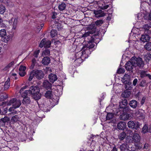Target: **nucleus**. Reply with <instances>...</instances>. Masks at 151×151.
<instances>
[{
  "label": "nucleus",
  "instance_id": "nucleus-1",
  "mask_svg": "<svg viewBox=\"0 0 151 151\" xmlns=\"http://www.w3.org/2000/svg\"><path fill=\"white\" fill-rule=\"evenodd\" d=\"M32 95L35 100H38L41 98V95L39 94L40 88L38 86H33L30 88Z\"/></svg>",
  "mask_w": 151,
  "mask_h": 151
},
{
  "label": "nucleus",
  "instance_id": "nucleus-2",
  "mask_svg": "<svg viewBox=\"0 0 151 151\" xmlns=\"http://www.w3.org/2000/svg\"><path fill=\"white\" fill-rule=\"evenodd\" d=\"M21 101L19 100H17L15 98H13L7 104L8 105L12 104L13 108L16 109L19 107L21 105Z\"/></svg>",
  "mask_w": 151,
  "mask_h": 151
},
{
  "label": "nucleus",
  "instance_id": "nucleus-3",
  "mask_svg": "<svg viewBox=\"0 0 151 151\" xmlns=\"http://www.w3.org/2000/svg\"><path fill=\"white\" fill-rule=\"evenodd\" d=\"M82 52L80 53H82L81 56V58L83 57L85 58H87L91 53V52L89 49L86 47H83L82 49Z\"/></svg>",
  "mask_w": 151,
  "mask_h": 151
},
{
  "label": "nucleus",
  "instance_id": "nucleus-4",
  "mask_svg": "<svg viewBox=\"0 0 151 151\" xmlns=\"http://www.w3.org/2000/svg\"><path fill=\"white\" fill-rule=\"evenodd\" d=\"M51 42L50 40H47L46 39H43L40 42L39 45V46L42 48L43 46L45 48H49L50 47Z\"/></svg>",
  "mask_w": 151,
  "mask_h": 151
},
{
  "label": "nucleus",
  "instance_id": "nucleus-5",
  "mask_svg": "<svg viewBox=\"0 0 151 151\" xmlns=\"http://www.w3.org/2000/svg\"><path fill=\"white\" fill-rule=\"evenodd\" d=\"M35 73V77L38 79H42L44 76V72L40 70H34Z\"/></svg>",
  "mask_w": 151,
  "mask_h": 151
},
{
  "label": "nucleus",
  "instance_id": "nucleus-6",
  "mask_svg": "<svg viewBox=\"0 0 151 151\" xmlns=\"http://www.w3.org/2000/svg\"><path fill=\"white\" fill-rule=\"evenodd\" d=\"M133 60L135 62V67L138 66L140 68H142L143 67L144 63L141 58H136L135 60Z\"/></svg>",
  "mask_w": 151,
  "mask_h": 151
},
{
  "label": "nucleus",
  "instance_id": "nucleus-7",
  "mask_svg": "<svg viewBox=\"0 0 151 151\" xmlns=\"http://www.w3.org/2000/svg\"><path fill=\"white\" fill-rule=\"evenodd\" d=\"M130 61H128L125 64V68L126 69L129 71L133 69L134 67H135V64L134 61L132 58Z\"/></svg>",
  "mask_w": 151,
  "mask_h": 151
},
{
  "label": "nucleus",
  "instance_id": "nucleus-8",
  "mask_svg": "<svg viewBox=\"0 0 151 151\" xmlns=\"http://www.w3.org/2000/svg\"><path fill=\"white\" fill-rule=\"evenodd\" d=\"M127 125L129 128L137 129L139 127V124L138 122L135 123L133 121H130L128 122Z\"/></svg>",
  "mask_w": 151,
  "mask_h": 151
},
{
  "label": "nucleus",
  "instance_id": "nucleus-9",
  "mask_svg": "<svg viewBox=\"0 0 151 151\" xmlns=\"http://www.w3.org/2000/svg\"><path fill=\"white\" fill-rule=\"evenodd\" d=\"M94 14L96 17L99 18L104 16L106 13L104 12L102 10H95L93 12Z\"/></svg>",
  "mask_w": 151,
  "mask_h": 151
},
{
  "label": "nucleus",
  "instance_id": "nucleus-10",
  "mask_svg": "<svg viewBox=\"0 0 151 151\" xmlns=\"http://www.w3.org/2000/svg\"><path fill=\"white\" fill-rule=\"evenodd\" d=\"M9 22L10 24L12 25V29L15 30L18 23L17 19L16 18H12L9 21Z\"/></svg>",
  "mask_w": 151,
  "mask_h": 151
},
{
  "label": "nucleus",
  "instance_id": "nucleus-11",
  "mask_svg": "<svg viewBox=\"0 0 151 151\" xmlns=\"http://www.w3.org/2000/svg\"><path fill=\"white\" fill-rule=\"evenodd\" d=\"M26 69L25 66L23 65H21L19 69V75L22 77H23L26 74L25 70Z\"/></svg>",
  "mask_w": 151,
  "mask_h": 151
},
{
  "label": "nucleus",
  "instance_id": "nucleus-12",
  "mask_svg": "<svg viewBox=\"0 0 151 151\" xmlns=\"http://www.w3.org/2000/svg\"><path fill=\"white\" fill-rule=\"evenodd\" d=\"M43 86L47 90H51L52 84L47 81H45L43 82Z\"/></svg>",
  "mask_w": 151,
  "mask_h": 151
},
{
  "label": "nucleus",
  "instance_id": "nucleus-13",
  "mask_svg": "<svg viewBox=\"0 0 151 151\" xmlns=\"http://www.w3.org/2000/svg\"><path fill=\"white\" fill-rule=\"evenodd\" d=\"M119 148L120 151H128L129 150V147L126 143H123L120 145Z\"/></svg>",
  "mask_w": 151,
  "mask_h": 151
},
{
  "label": "nucleus",
  "instance_id": "nucleus-14",
  "mask_svg": "<svg viewBox=\"0 0 151 151\" xmlns=\"http://www.w3.org/2000/svg\"><path fill=\"white\" fill-rule=\"evenodd\" d=\"M129 115L125 112H124L120 116L119 118L121 120H126L130 118Z\"/></svg>",
  "mask_w": 151,
  "mask_h": 151
},
{
  "label": "nucleus",
  "instance_id": "nucleus-15",
  "mask_svg": "<svg viewBox=\"0 0 151 151\" xmlns=\"http://www.w3.org/2000/svg\"><path fill=\"white\" fill-rule=\"evenodd\" d=\"M48 78L49 81L52 83H53L58 78L56 75L52 73L50 74Z\"/></svg>",
  "mask_w": 151,
  "mask_h": 151
},
{
  "label": "nucleus",
  "instance_id": "nucleus-16",
  "mask_svg": "<svg viewBox=\"0 0 151 151\" xmlns=\"http://www.w3.org/2000/svg\"><path fill=\"white\" fill-rule=\"evenodd\" d=\"M150 39V37L148 35H142L141 36L140 40L143 42H145L149 41Z\"/></svg>",
  "mask_w": 151,
  "mask_h": 151
},
{
  "label": "nucleus",
  "instance_id": "nucleus-17",
  "mask_svg": "<svg viewBox=\"0 0 151 151\" xmlns=\"http://www.w3.org/2000/svg\"><path fill=\"white\" fill-rule=\"evenodd\" d=\"M9 118L7 116H5L4 118H2L0 120L1 121V124L2 126H4L6 123H8L9 121Z\"/></svg>",
  "mask_w": 151,
  "mask_h": 151
},
{
  "label": "nucleus",
  "instance_id": "nucleus-18",
  "mask_svg": "<svg viewBox=\"0 0 151 151\" xmlns=\"http://www.w3.org/2000/svg\"><path fill=\"white\" fill-rule=\"evenodd\" d=\"M126 126L125 123L123 122H120L117 124V128L120 130L124 129L125 128Z\"/></svg>",
  "mask_w": 151,
  "mask_h": 151
},
{
  "label": "nucleus",
  "instance_id": "nucleus-19",
  "mask_svg": "<svg viewBox=\"0 0 151 151\" xmlns=\"http://www.w3.org/2000/svg\"><path fill=\"white\" fill-rule=\"evenodd\" d=\"M50 59L48 57H44L42 61V63L45 65H47L50 63Z\"/></svg>",
  "mask_w": 151,
  "mask_h": 151
},
{
  "label": "nucleus",
  "instance_id": "nucleus-20",
  "mask_svg": "<svg viewBox=\"0 0 151 151\" xmlns=\"http://www.w3.org/2000/svg\"><path fill=\"white\" fill-rule=\"evenodd\" d=\"M137 101L134 100H131L129 103V106L133 109H135L137 105Z\"/></svg>",
  "mask_w": 151,
  "mask_h": 151
},
{
  "label": "nucleus",
  "instance_id": "nucleus-21",
  "mask_svg": "<svg viewBox=\"0 0 151 151\" xmlns=\"http://www.w3.org/2000/svg\"><path fill=\"white\" fill-rule=\"evenodd\" d=\"M53 96L52 92L51 90L47 91L45 94V97L47 99H51Z\"/></svg>",
  "mask_w": 151,
  "mask_h": 151
},
{
  "label": "nucleus",
  "instance_id": "nucleus-22",
  "mask_svg": "<svg viewBox=\"0 0 151 151\" xmlns=\"http://www.w3.org/2000/svg\"><path fill=\"white\" fill-rule=\"evenodd\" d=\"M25 96L22 101V103L24 104H28L30 103L31 101L29 98L28 96H26L25 95H24Z\"/></svg>",
  "mask_w": 151,
  "mask_h": 151
},
{
  "label": "nucleus",
  "instance_id": "nucleus-23",
  "mask_svg": "<svg viewBox=\"0 0 151 151\" xmlns=\"http://www.w3.org/2000/svg\"><path fill=\"white\" fill-rule=\"evenodd\" d=\"M132 139L135 142H138L140 141V137L138 134L135 133L133 134Z\"/></svg>",
  "mask_w": 151,
  "mask_h": 151
},
{
  "label": "nucleus",
  "instance_id": "nucleus-24",
  "mask_svg": "<svg viewBox=\"0 0 151 151\" xmlns=\"http://www.w3.org/2000/svg\"><path fill=\"white\" fill-rule=\"evenodd\" d=\"M126 136V133L124 132H123L118 135V138L120 141L122 140L125 139Z\"/></svg>",
  "mask_w": 151,
  "mask_h": 151
},
{
  "label": "nucleus",
  "instance_id": "nucleus-25",
  "mask_svg": "<svg viewBox=\"0 0 151 151\" xmlns=\"http://www.w3.org/2000/svg\"><path fill=\"white\" fill-rule=\"evenodd\" d=\"M14 61H12L9 64L6 65L3 69V70H9L11 67H12L14 65Z\"/></svg>",
  "mask_w": 151,
  "mask_h": 151
},
{
  "label": "nucleus",
  "instance_id": "nucleus-26",
  "mask_svg": "<svg viewBox=\"0 0 151 151\" xmlns=\"http://www.w3.org/2000/svg\"><path fill=\"white\" fill-rule=\"evenodd\" d=\"M66 7V4L64 2H62L58 6V8L60 11H62L65 9Z\"/></svg>",
  "mask_w": 151,
  "mask_h": 151
},
{
  "label": "nucleus",
  "instance_id": "nucleus-27",
  "mask_svg": "<svg viewBox=\"0 0 151 151\" xmlns=\"http://www.w3.org/2000/svg\"><path fill=\"white\" fill-rule=\"evenodd\" d=\"M127 100L125 99L122 100L121 103L119 105L120 107L121 108H123L125 106H126L127 104Z\"/></svg>",
  "mask_w": 151,
  "mask_h": 151
},
{
  "label": "nucleus",
  "instance_id": "nucleus-28",
  "mask_svg": "<svg viewBox=\"0 0 151 151\" xmlns=\"http://www.w3.org/2000/svg\"><path fill=\"white\" fill-rule=\"evenodd\" d=\"M114 116V115L113 114L111 113H108L107 114L106 119L107 120H112Z\"/></svg>",
  "mask_w": 151,
  "mask_h": 151
},
{
  "label": "nucleus",
  "instance_id": "nucleus-29",
  "mask_svg": "<svg viewBox=\"0 0 151 151\" xmlns=\"http://www.w3.org/2000/svg\"><path fill=\"white\" fill-rule=\"evenodd\" d=\"M10 79L9 78H8L7 81L5 82L4 84V89L6 90L8 89L10 86Z\"/></svg>",
  "mask_w": 151,
  "mask_h": 151
},
{
  "label": "nucleus",
  "instance_id": "nucleus-30",
  "mask_svg": "<svg viewBox=\"0 0 151 151\" xmlns=\"http://www.w3.org/2000/svg\"><path fill=\"white\" fill-rule=\"evenodd\" d=\"M94 46L95 45L92 43L91 42L89 41L88 42V43L86 47L88 49H90L93 48Z\"/></svg>",
  "mask_w": 151,
  "mask_h": 151
},
{
  "label": "nucleus",
  "instance_id": "nucleus-31",
  "mask_svg": "<svg viewBox=\"0 0 151 151\" xmlns=\"http://www.w3.org/2000/svg\"><path fill=\"white\" fill-rule=\"evenodd\" d=\"M143 28L145 30L148 31L149 32H151V27L147 24H145L143 26Z\"/></svg>",
  "mask_w": 151,
  "mask_h": 151
},
{
  "label": "nucleus",
  "instance_id": "nucleus-32",
  "mask_svg": "<svg viewBox=\"0 0 151 151\" xmlns=\"http://www.w3.org/2000/svg\"><path fill=\"white\" fill-rule=\"evenodd\" d=\"M57 35V31L56 30L53 29L50 32V36L52 37L56 36Z\"/></svg>",
  "mask_w": 151,
  "mask_h": 151
},
{
  "label": "nucleus",
  "instance_id": "nucleus-33",
  "mask_svg": "<svg viewBox=\"0 0 151 151\" xmlns=\"http://www.w3.org/2000/svg\"><path fill=\"white\" fill-rule=\"evenodd\" d=\"M95 29H93L92 32H91L90 31H88L84 34L82 36L84 37H87L90 34H93L95 32Z\"/></svg>",
  "mask_w": 151,
  "mask_h": 151
},
{
  "label": "nucleus",
  "instance_id": "nucleus-34",
  "mask_svg": "<svg viewBox=\"0 0 151 151\" xmlns=\"http://www.w3.org/2000/svg\"><path fill=\"white\" fill-rule=\"evenodd\" d=\"M147 71L143 70H140L139 71V73L140 74V77L143 78L145 76H146L147 74L146 73Z\"/></svg>",
  "mask_w": 151,
  "mask_h": 151
},
{
  "label": "nucleus",
  "instance_id": "nucleus-35",
  "mask_svg": "<svg viewBox=\"0 0 151 151\" xmlns=\"http://www.w3.org/2000/svg\"><path fill=\"white\" fill-rule=\"evenodd\" d=\"M145 48L147 50H151V42H148L145 46Z\"/></svg>",
  "mask_w": 151,
  "mask_h": 151
},
{
  "label": "nucleus",
  "instance_id": "nucleus-36",
  "mask_svg": "<svg viewBox=\"0 0 151 151\" xmlns=\"http://www.w3.org/2000/svg\"><path fill=\"white\" fill-rule=\"evenodd\" d=\"M34 77H35V73L33 70L31 72L30 74V76L28 79L29 81H31Z\"/></svg>",
  "mask_w": 151,
  "mask_h": 151
},
{
  "label": "nucleus",
  "instance_id": "nucleus-37",
  "mask_svg": "<svg viewBox=\"0 0 151 151\" xmlns=\"http://www.w3.org/2000/svg\"><path fill=\"white\" fill-rule=\"evenodd\" d=\"M6 34V30L4 29L0 30V36L3 37L5 36Z\"/></svg>",
  "mask_w": 151,
  "mask_h": 151
},
{
  "label": "nucleus",
  "instance_id": "nucleus-38",
  "mask_svg": "<svg viewBox=\"0 0 151 151\" xmlns=\"http://www.w3.org/2000/svg\"><path fill=\"white\" fill-rule=\"evenodd\" d=\"M103 23V21L102 20H99L96 21L95 23V24L97 26H100Z\"/></svg>",
  "mask_w": 151,
  "mask_h": 151
},
{
  "label": "nucleus",
  "instance_id": "nucleus-39",
  "mask_svg": "<svg viewBox=\"0 0 151 151\" xmlns=\"http://www.w3.org/2000/svg\"><path fill=\"white\" fill-rule=\"evenodd\" d=\"M6 8L5 7L2 5H0V14H3L5 12Z\"/></svg>",
  "mask_w": 151,
  "mask_h": 151
},
{
  "label": "nucleus",
  "instance_id": "nucleus-40",
  "mask_svg": "<svg viewBox=\"0 0 151 151\" xmlns=\"http://www.w3.org/2000/svg\"><path fill=\"white\" fill-rule=\"evenodd\" d=\"M148 127H147V125L145 124L142 128V132L144 133H146L148 132Z\"/></svg>",
  "mask_w": 151,
  "mask_h": 151
},
{
  "label": "nucleus",
  "instance_id": "nucleus-41",
  "mask_svg": "<svg viewBox=\"0 0 151 151\" xmlns=\"http://www.w3.org/2000/svg\"><path fill=\"white\" fill-rule=\"evenodd\" d=\"M124 111H125L126 113H129L131 111V110L129 106H125L123 108Z\"/></svg>",
  "mask_w": 151,
  "mask_h": 151
},
{
  "label": "nucleus",
  "instance_id": "nucleus-42",
  "mask_svg": "<svg viewBox=\"0 0 151 151\" xmlns=\"http://www.w3.org/2000/svg\"><path fill=\"white\" fill-rule=\"evenodd\" d=\"M50 54V51L48 49H46L43 51L42 53V54L43 56L49 55Z\"/></svg>",
  "mask_w": 151,
  "mask_h": 151
},
{
  "label": "nucleus",
  "instance_id": "nucleus-43",
  "mask_svg": "<svg viewBox=\"0 0 151 151\" xmlns=\"http://www.w3.org/2000/svg\"><path fill=\"white\" fill-rule=\"evenodd\" d=\"M19 117L17 115H16L13 116L11 119L12 121L14 122H17L19 120Z\"/></svg>",
  "mask_w": 151,
  "mask_h": 151
},
{
  "label": "nucleus",
  "instance_id": "nucleus-44",
  "mask_svg": "<svg viewBox=\"0 0 151 151\" xmlns=\"http://www.w3.org/2000/svg\"><path fill=\"white\" fill-rule=\"evenodd\" d=\"M24 95H25L26 96L27 95H29L32 94L30 88L29 90L25 91L24 92Z\"/></svg>",
  "mask_w": 151,
  "mask_h": 151
},
{
  "label": "nucleus",
  "instance_id": "nucleus-45",
  "mask_svg": "<svg viewBox=\"0 0 151 151\" xmlns=\"http://www.w3.org/2000/svg\"><path fill=\"white\" fill-rule=\"evenodd\" d=\"M7 98V96L6 95H5V96L4 95H0V101H3Z\"/></svg>",
  "mask_w": 151,
  "mask_h": 151
},
{
  "label": "nucleus",
  "instance_id": "nucleus-46",
  "mask_svg": "<svg viewBox=\"0 0 151 151\" xmlns=\"http://www.w3.org/2000/svg\"><path fill=\"white\" fill-rule=\"evenodd\" d=\"M146 81L145 80H142L140 83L139 84V86L144 87L146 85Z\"/></svg>",
  "mask_w": 151,
  "mask_h": 151
},
{
  "label": "nucleus",
  "instance_id": "nucleus-47",
  "mask_svg": "<svg viewBox=\"0 0 151 151\" xmlns=\"http://www.w3.org/2000/svg\"><path fill=\"white\" fill-rule=\"evenodd\" d=\"M131 93L130 92H129L127 93H124V94L123 93L122 94V96L126 98L128 97L129 96V95H130Z\"/></svg>",
  "mask_w": 151,
  "mask_h": 151
},
{
  "label": "nucleus",
  "instance_id": "nucleus-48",
  "mask_svg": "<svg viewBox=\"0 0 151 151\" xmlns=\"http://www.w3.org/2000/svg\"><path fill=\"white\" fill-rule=\"evenodd\" d=\"M124 69L120 68L118 70L117 73L119 74L122 73H124Z\"/></svg>",
  "mask_w": 151,
  "mask_h": 151
},
{
  "label": "nucleus",
  "instance_id": "nucleus-49",
  "mask_svg": "<svg viewBox=\"0 0 151 151\" xmlns=\"http://www.w3.org/2000/svg\"><path fill=\"white\" fill-rule=\"evenodd\" d=\"M40 52V50H36L34 52L33 55L35 57L37 58L38 57Z\"/></svg>",
  "mask_w": 151,
  "mask_h": 151
},
{
  "label": "nucleus",
  "instance_id": "nucleus-50",
  "mask_svg": "<svg viewBox=\"0 0 151 151\" xmlns=\"http://www.w3.org/2000/svg\"><path fill=\"white\" fill-rule=\"evenodd\" d=\"M32 64L31 67L32 68V69H33L35 66V65L36 63V60L35 58H33L32 60Z\"/></svg>",
  "mask_w": 151,
  "mask_h": 151
},
{
  "label": "nucleus",
  "instance_id": "nucleus-51",
  "mask_svg": "<svg viewBox=\"0 0 151 151\" xmlns=\"http://www.w3.org/2000/svg\"><path fill=\"white\" fill-rule=\"evenodd\" d=\"M3 37L4 38V42H8L10 39V37L6 36V35Z\"/></svg>",
  "mask_w": 151,
  "mask_h": 151
},
{
  "label": "nucleus",
  "instance_id": "nucleus-52",
  "mask_svg": "<svg viewBox=\"0 0 151 151\" xmlns=\"http://www.w3.org/2000/svg\"><path fill=\"white\" fill-rule=\"evenodd\" d=\"M124 78L126 79L127 81L129 80L130 78V76L128 74H125L123 77Z\"/></svg>",
  "mask_w": 151,
  "mask_h": 151
},
{
  "label": "nucleus",
  "instance_id": "nucleus-53",
  "mask_svg": "<svg viewBox=\"0 0 151 151\" xmlns=\"http://www.w3.org/2000/svg\"><path fill=\"white\" fill-rule=\"evenodd\" d=\"M129 149L128 151H136L137 149L136 146L132 147L130 148L129 147Z\"/></svg>",
  "mask_w": 151,
  "mask_h": 151
},
{
  "label": "nucleus",
  "instance_id": "nucleus-54",
  "mask_svg": "<svg viewBox=\"0 0 151 151\" xmlns=\"http://www.w3.org/2000/svg\"><path fill=\"white\" fill-rule=\"evenodd\" d=\"M57 13L55 12H52V18L53 19H55L56 18V16L57 15Z\"/></svg>",
  "mask_w": 151,
  "mask_h": 151
},
{
  "label": "nucleus",
  "instance_id": "nucleus-55",
  "mask_svg": "<svg viewBox=\"0 0 151 151\" xmlns=\"http://www.w3.org/2000/svg\"><path fill=\"white\" fill-rule=\"evenodd\" d=\"M127 134H129V135H132L133 134V132L130 129L127 130Z\"/></svg>",
  "mask_w": 151,
  "mask_h": 151
},
{
  "label": "nucleus",
  "instance_id": "nucleus-56",
  "mask_svg": "<svg viewBox=\"0 0 151 151\" xmlns=\"http://www.w3.org/2000/svg\"><path fill=\"white\" fill-rule=\"evenodd\" d=\"M109 6L108 5H106L105 6L102 5L101 7V9L103 10L106 9L108 8Z\"/></svg>",
  "mask_w": 151,
  "mask_h": 151
},
{
  "label": "nucleus",
  "instance_id": "nucleus-57",
  "mask_svg": "<svg viewBox=\"0 0 151 151\" xmlns=\"http://www.w3.org/2000/svg\"><path fill=\"white\" fill-rule=\"evenodd\" d=\"M137 81H138V80L136 78H135L133 82V85H134V86H135L136 85L137 83Z\"/></svg>",
  "mask_w": 151,
  "mask_h": 151
},
{
  "label": "nucleus",
  "instance_id": "nucleus-58",
  "mask_svg": "<svg viewBox=\"0 0 151 151\" xmlns=\"http://www.w3.org/2000/svg\"><path fill=\"white\" fill-rule=\"evenodd\" d=\"M146 99V97H143L142 99L141 100V105H142L144 103V102L145 101V100Z\"/></svg>",
  "mask_w": 151,
  "mask_h": 151
},
{
  "label": "nucleus",
  "instance_id": "nucleus-59",
  "mask_svg": "<svg viewBox=\"0 0 151 151\" xmlns=\"http://www.w3.org/2000/svg\"><path fill=\"white\" fill-rule=\"evenodd\" d=\"M122 82L124 84L127 83L128 82V81L126 80V79L124 78V77H123V78H122Z\"/></svg>",
  "mask_w": 151,
  "mask_h": 151
},
{
  "label": "nucleus",
  "instance_id": "nucleus-60",
  "mask_svg": "<svg viewBox=\"0 0 151 151\" xmlns=\"http://www.w3.org/2000/svg\"><path fill=\"white\" fill-rule=\"evenodd\" d=\"M25 88L24 87H23L22 88L20 89V91H19V93H20L22 94V93H23V91H24V89H25Z\"/></svg>",
  "mask_w": 151,
  "mask_h": 151
},
{
  "label": "nucleus",
  "instance_id": "nucleus-61",
  "mask_svg": "<svg viewBox=\"0 0 151 151\" xmlns=\"http://www.w3.org/2000/svg\"><path fill=\"white\" fill-rule=\"evenodd\" d=\"M148 146L149 144L147 143H146L144 145V148L147 149Z\"/></svg>",
  "mask_w": 151,
  "mask_h": 151
},
{
  "label": "nucleus",
  "instance_id": "nucleus-62",
  "mask_svg": "<svg viewBox=\"0 0 151 151\" xmlns=\"http://www.w3.org/2000/svg\"><path fill=\"white\" fill-rule=\"evenodd\" d=\"M111 151H118V149L115 146L114 147Z\"/></svg>",
  "mask_w": 151,
  "mask_h": 151
},
{
  "label": "nucleus",
  "instance_id": "nucleus-63",
  "mask_svg": "<svg viewBox=\"0 0 151 151\" xmlns=\"http://www.w3.org/2000/svg\"><path fill=\"white\" fill-rule=\"evenodd\" d=\"M8 109L7 108H4V111H3V114H6L7 113V111Z\"/></svg>",
  "mask_w": 151,
  "mask_h": 151
},
{
  "label": "nucleus",
  "instance_id": "nucleus-64",
  "mask_svg": "<svg viewBox=\"0 0 151 151\" xmlns=\"http://www.w3.org/2000/svg\"><path fill=\"white\" fill-rule=\"evenodd\" d=\"M148 132L151 133V124L148 126Z\"/></svg>",
  "mask_w": 151,
  "mask_h": 151
}]
</instances>
